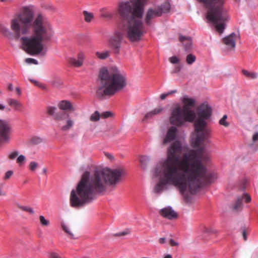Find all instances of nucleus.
Listing matches in <instances>:
<instances>
[{"label": "nucleus", "instance_id": "obj_51", "mask_svg": "<svg viewBox=\"0 0 258 258\" xmlns=\"http://www.w3.org/2000/svg\"><path fill=\"white\" fill-rule=\"evenodd\" d=\"M13 172L12 170H9L6 172L5 177H10L13 175Z\"/></svg>", "mask_w": 258, "mask_h": 258}, {"label": "nucleus", "instance_id": "obj_29", "mask_svg": "<svg viewBox=\"0 0 258 258\" xmlns=\"http://www.w3.org/2000/svg\"><path fill=\"white\" fill-rule=\"evenodd\" d=\"M109 51H105L102 52L97 51L96 55L97 57L100 59H105L109 56Z\"/></svg>", "mask_w": 258, "mask_h": 258}, {"label": "nucleus", "instance_id": "obj_21", "mask_svg": "<svg viewBox=\"0 0 258 258\" xmlns=\"http://www.w3.org/2000/svg\"><path fill=\"white\" fill-rule=\"evenodd\" d=\"M84 59L85 54L81 51L78 54L77 59L75 57H71L69 59V62L76 67H80L83 65Z\"/></svg>", "mask_w": 258, "mask_h": 258}, {"label": "nucleus", "instance_id": "obj_59", "mask_svg": "<svg viewBox=\"0 0 258 258\" xmlns=\"http://www.w3.org/2000/svg\"><path fill=\"white\" fill-rule=\"evenodd\" d=\"M42 173L43 174V175L44 176H47L48 175L47 174V169L46 168H44L42 170Z\"/></svg>", "mask_w": 258, "mask_h": 258}, {"label": "nucleus", "instance_id": "obj_56", "mask_svg": "<svg viewBox=\"0 0 258 258\" xmlns=\"http://www.w3.org/2000/svg\"><path fill=\"white\" fill-rule=\"evenodd\" d=\"M159 242L161 244H164L166 242V239L164 237L160 238L159 240Z\"/></svg>", "mask_w": 258, "mask_h": 258}, {"label": "nucleus", "instance_id": "obj_63", "mask_svg": "<svg viewBox=\"0 0 258 258\" xmlns=\"http://www.w3.org/2000/svg\"><path fill=\"white\" fill-rule=\"evenodd\" d=\"M5 105L2 103H0V110H3L5 109Z\"/></svg>", "mask_w": 258, "mask_h": 258}, {"label": "nucleus", "instance_id": "obj_9", "mask_svg": "<svg viewBox=\"0 0 258 258\" xmlns=\"http://www.w3.org/2000/svg\"><path fill=\"white\" fill-rule=\"evenodd\" d=\"M93 172L94 177H121L127 175V170L122 166L111 169L108 167L100 168L95 165Z\"/></svg>", "mask_w": 258, "mask_h": 258}, {"label": "nucleus", "instance_id": "obj_41", "mask_svg": "<svg viewBox=\"0 0 258 258\" xmlns=\"http://www.w3.org/2000/svg\"><path fill=\"white\" fill-rule=\"evenodd\" d=\"M227 118V115H224L223 117L220 119L219 123L224 126H228L229 125V123L226 121V119Z\"/></svg>", "mask_w": 258, "mask_h": 258}, {"label": "nucleus", "instance_id": "obj_52", "mask_svg": "<svg viewBox=\"0 0 258 258\" xmlns=\"http://www.w3.org/2000/svg\"><path fill=\"white\" fill-rule=\"evenodd\" d=\"M258 140V132L255 133L252 136V141L254 142Z\"/></svg>", "mask_w": 258, "mask_h": 258}, {"label": "nucleus", "instance_id": "obj_47", "mask_svg": "<svg viewBox=\"0 0 258 258\" xmlns=\"http://www.w3.org/2000/svg\"><path fill=\"white\" fill-rule=\"evenodd\" d=\"M37 166V163L35 161H31L29 164V168L31 170L34 171Z\"/></svg>", "mask_w": 258, "mask_h": 258}, {"label": "nucleus", "instance_id": "obj_35", "mask_svg": "<svg viewBox=\"0 0 258 258\" xmlns=\"http://www.w3.org/2000/svg\"><path fill=\"white\" fill-rule=\"evenodd\" d=\"M243 74L246 77L251 78L252 79H255L257 77V74L255 73H250L248 71L246 70H243L242 71Z\"/></svg>", "mask_w": 258, "mask_h": 258}, {"label": "nucleus", "instance_id": "obj_58", "mask_svg": "<svg viewBox=\"0 0 258 258\" xmlns=\"http://www.w3.org/2000/svg\"><path fill=\"white\" fill-rule=\"evenodd\" d=\"M8 88L9 90H11V91L13 90L14 89L13 84L12 83H10L8 85Z\"/></svg>", "mask_w": 258, "mask_h": 258}, {"label": "nucleus", "instance_id": "obj_45", "mask_svg": "<svg viewBox=\"0 0 258 258\" xmlns=\"http://www.w3.org/2000/svg\"><path fill=\"white\" fill-rule=\"evenodd\" d=\"M170 62L172 64H176L179 62L178 58L176 56H173L169 58Z\"/></svg>", "mask_w": 258, "mask_h": 258}, {"label": "nucleus", "instance_id": "obj_48", "mask_svg": "<svg viewBox=\"0 0 258 258\" xmlns=\"http://www.w3.org/2000/svg\"><path fill=\"white\" fill-rule=\"evenodd\" d=\"M129 233H130V231H129V230L127 229V230H125L124 231L115 233L114 234V236H124V235H127V234H128Z\"/></svg>", "mask_w": 258, "mask_h": 258}, {"label": "nucleus", "instance_id": "obj_49", "mask_svg": "<svg viewBox=\"0 0 258 258\" xmlns=\"http://www.w3.org/2000/svg\"><path fill=\"white\" fill-rule=\"evenodd\" d=\"M41 141H42V139L39 137H34V138H33V139L32 140L33 143H34L35 144H37L40 143L41 142Z\"/></svg>", "mask_w": 258, "mask_h": 258}, {"label": "nucleus", "instance_id": "obj_62", "mask_svg": "<svg viewBox=\"0 0 258 258\" xmlns=\"http://www.w3.org/2000/svg\"><path fill=\"white\" fill-rule=\"evenodd\" d=\"M176 92H177V90L176 89H175V90H171L170 92H168V95H170V94H171L172 93H175Z\"/></svg>", "mask_w": 258, "mask_h": 258}, {"label": "nucleus", "instance_id": "obj_12", "mask_svg": "<svg viewBox=\"0 0 258 258\" xmlns=\"http://www.w3.org/2000/svg\"><path fill=\"white\" fill-rule=\"evenodd\" d=\"M181 101L183 103L182 108L184 109V112H187L189 114H186L187 117H191V116L196 119V114L194 110L190 109L195 105V100L192 98L188 97V96H183L181 98Z\"/></svg>", "mask_w": 258, "mask_h": 258}, {"label": "nucleus", "instance_id": "obj_2", "mask_svg": "<svg viewBox=\"0 0 258 258\" xmlns=\"http://www.w3.org/2000/svg\"><path fill=\"white\" fill-rule=\"evenodd\" d=\"M121 178H81L76 189H72L70 196L71 205L79 208L91 202L108 188H114Z\"/></svg>", "mask_w": 258, "mask_h": 258}, {"label": "nucleus", "instance_id": "obj_15", "mask_svg": "<svg viewBox=\"0 0 258 258\" xmlns=\"http://www.w3.org/2000/svg\"><path fill=\"white\" fill-rule=\"evenodd\" d=\"M57 108L54 106H49L47 108V113L53 117L55 120H61L69 117V114L64 111H57Z\"/></svg>", "mask_w": 258, "mask_h": 258}, {"label": "nucleus", "instance_id": "obj_5", "mask_svg": "<svg viewBox=\"0 0 258 258\" xmlns=\"http://www.w3.org/2000/svg\"><path fill=\"white\" fill-rule=\"evenodd\" d=\"M182 146L179 141H175L168 150L167 157L159 161L152 169V173L159 177H186L185 175L178 176L179 165L182 163L179 153Z\"/></svg>", "mask_w": 258, "mask_h": 258}, {"label": "nucleus", "instance_id": "obj_19", "mask_svg": "<svg viewBox=\"0 0 258 258\" xmlns=\"http://www.w3.org/2000/svg\"><path fill=\"white\" fill-rule=\"evenodd\" d=\"M159 212L163 217L170 220L175 219L177 217V213L170 206L161 209Z\"/></svg>", "mask_w": 258, "mask_h": 258}, {"label": "nucleus", "instance_id": "obj_20", "mask_svg": "<svg viewBox=\"0 0 258 258\" xmlns=\"http://www.w3.org/2000/svg\"><path fill=\"white\" fill-rule=\"evenodd\" d=\"M95 165L90 163L82 165L80 168V171L83 172L81 177H91V173L93 172Z\"/></svg>", "mask_w": 258, "mask_h": 258}, {"label": "nucleus", "instance_id": "obj_16", "mask_svg": "<svg viewBox=\"0 0 258 258\" xmlns=\"http://www.w3.org/2000/svg\"><path fill=\"white\" fill-rule=\"evenodd\" d=\"M245 199V202L248 203L251 201V198L247 193H244L241 197H238L236 203L232 206V209L233 211L238 212L241 210L243 207V200Z\"/></svg>", "mask_w": 258, "mask_h": 258}, {"label": "nucleus", "instance_id": "obj_25", "mask_svg": "<svg viewBox=\"0 0 258 258\" xmlns=\"http://www.w3.org/2000/svg\"><path fill=\"white\" fill-rule=\"evenodd\" d=\"M100 16L102 18L111 19L113 18L114 14L112 12L109 11L108 8L104 7L100 9Z\"/></svg>", "mask_w": 258, "mask_h": 258}, {"label": "nucleus", "instance_id": "obj_43", "mask_svg": "<svg viewBox=\"0 0 258 258\" xmlns=\"http://www.w3.org/2000/svg\"><path fill=\"white\" fill-rule=\"evenodd\" d=\"M25 62L29 64H34L35 65L38 64V61L35 58H27L25 59Z\"/></svg>", "mask_w": 258, "mask_h": 258}, {"label": "nucleus", "instance_id": "obj_44", "mask_svg": "<svg viewBox=\"0 0 258 258\" xmlns=\"http://www.w3.org/2000/svg\"><path fill=\"white\" fill-rule=\"evenodd\" d=\"M25 160V157L23 155H20L18 156L17 158V163L19 165H22L23 164V162Z\"/></svg>", "mask_w": 258, "mask_h": 258}, {"label": "nucleus", "instance_id": "obj_32", "mask_svg": "<svg viewBox=\"0 0 258 258\" xmlns=\"http://www.w3.org/2000/svg\"><path fill=\"white\" fill-rule=\"evenodd\" d=\"M74 122L73 121L70 119H69L67 120V124L62 126L61 129L62 131H68L71 127L73 126Z\"/></svg>", "mask_w": 258, "mask_h": 258}, {"label": "nucleus", "instance_id": "obj_24", "mask_svg": "<svg viewBox=\"0 0 258 258\" xmlns=\"http://www.w3.org/2000/svg\"><path fill=\"white\" fill-rule=\"evenodd\" d=\"M151 160V157L147 155H142L140 156L139 162L141 164V166L143 170H145L147 168L148 164L149 163Z\"/></svg>", "mask_w": 258, "mask_h": 258}, {"label": "nucleus", "instance_id": "obj_23", "mask_svg": "<svg viewBox=\"0 0 258 258\" xmlns=\"http://www.w3.org/2000/svg\"><path fill=\"white\" fill-rule=\"evenodd\" d=\"M236 35L235 33L232 32L228 36L223 38V42L229 48L235 47V41L234 38Z\"/></svg>", "mask_w": 258, "mask_h": 258}, {"label": "nucleus", "instance_id": "obj_64", "mask_svg": "<svg viewBox=\"0 0 258 258\" xmlns=\"http://www.w3.org/2000/svg\"><path fill=\"white\" fill-rule=\"evenodd\" d=\"M6 195V193L4 191H3L1 189V188H0V196H5Z\"/></svg>", "mask_w": 258, "mask_h": 258}, {"label": "nucleus", "instance_id": "obj_6", "mask_svg": "<svg viewBox=\"0 0 258 258\" xmlns=\"http://www.w3.org/2000/svg\"><path fill=\"white\" fill-rule=\"evenodd\" d=\"M204 3L208 8L206 15L207 23L212 24L216 30L222 34L225 29V21L229 19L226 10L221 6L224 0H197Z\"/></svg>", "mask_w": 258, "mask_h": 258}, {"label": "nucleus", "instance_id": "obj_11", "mask_svg": "<svg viewBox=\"0 0 258 258\" xmlns=\"http://www.w3.org/2000/svg\"><path fill=\"white\" fill-rule=\"evenodd\" d=\"M11 127L8 122L4 120H0V143H8L10 141L9 133Z\"/></svg>", "mask_w": 258, "mask_h": 258}, {"label": "nucleus", "instance_id": "obj_60", "mask_svg": "<svg viewBox=\"0 0 258 258\" xmlns=\"http://www.w3.org/2000/svg\"><path fill=\"white\" fill-rule=\"evenodd\" d=\"M16 91L19 95H20L21 94V91L19 87H17L16 88Z\"/></svg>", "mask_w": 258, "mask_h": 258}, {"label": "nucleus", "instance_id": "obj_4", "mask_svg": "<svg viewBox=\"0 0 258 258\" xmlns=\"http://www.w3.org/2000/svg\"><path fill=\"white\" fill-rule=\"evenodd\" d=\"M112 70V72L107 68L103 67L100 70V85L96 90V95L101 99L106 96H112L126 85L125 74L116 67H113Z\"/></svg>", "mask_w": 258, "mask_h": 258}, {"label": "nucleus", "instance_id": "obj_34", "mask_svg": "<svg viewBox=\"0 0 258 258\" xmlns=\"http://www.w3.org/2000/svg\"><path fill=\"white\" fill-rule=\"evenodd\" d=\"M101 115L100 114L99 111H95L94 113H93L90 116V120L92 121H97L100 119V117Z\"/></svg>", "mask_w": 258, "mask_h": 258}, {"label": "nucleus", "instance_id": "obj_38", "mask_svg": "<svg viewBox=\"0 0 258 258\" xmlns=\"http://www.w3.org/2000/svg\"><path fill=\"white\" fill-rule=\"evenodd\" d=\"M19 152L17 150H14L11 152H10L8 154V157L11 160L15 159L18 156Z\"/></svg>", "mask_w": 258, "mask_h": 258}, {"label": "nucleus", "instance_id": "obj_18", "mask_svg": "<svg viewBox=\"0 0 258 258\" xmlns=\"http://www.w3.org/2000/svg\"><path fill=\"white\" fill-rule=\"evenodd\" d=\"M178 130L176 127L171 126L167 131L166 136L163 140L164 144L169 143L174 140L177 136Z\"/></svg>", "mask_w": 258, "mask_h": 258}, {"label": "nucleus", "instance_id": "obj_42", "mask_svg": "<svg viewBox=\"0 0 258 258\" xmlns=\"http://www.w3.org/2000/svg\"><path fill=\"white\" fill-rule=\"evenodd\" d=\"M39 219L41 225L43 226H48L49 225V221L46 220L43 216L40 215L39 216Z\"/></svg>", "mask_w": 258, "mask_h": 258}, {"label": "nucleus", "instance_id": "obj_50", "mask_svg": "<svg viewBox=\"0 0 258 258\" xmlns=\"http://www.w3.org/2000/svg\"><path fill=\"white\" fill-rule=\"evenodd\" d=\"M50 258H61L57 253L55 252H52L50 254Z\"/></svg>", "mask_w": 258, "mask_h": 258}, {"label": "nucleus", "instance_id": "obj_40", "mask_svg": "<svg viewBox=\"0 0 258 258\" xmlns=\"http://www.w3.org/2000/svg\"><path fill=\"white\" fill-rule=\"evenodd\" d=\"M247 178L243 179L240 183V185H238V188L241 190H243L245 189L246 184L247 182Z\"/></svg>", "mask_w": 258, "mask_h": 258}, {"label": "nucleus", "instance_id": "obj_54", "mask_svg": "<svg viewBox=\"0 0 258 258\" xmlns=\"http://www.w3.org/2000/svg\"><path fill=\"white\" fill-rule=\"evenodd\" d=\"M168 95H168V92H167V93H163V94H161V95H160V99H161V100H164V99H165V98H166L167 96H168Z\"/></svg>", "mask_w": 258, "mask_h": 258}, {"label": "nucleus", "instance_id": "obj_1", "mask_svg": "<svg viewBox=\"0 0 258 258\" xmlns=\"http://www.w3.org/2000/svg\"><path fill=\"white\" fill-rule=\"evenodd\" d=\"M34 10L28 7L24 12L11 21V30L0 26V32L10 40L22 41L23 49L31 55L44 56L47 51L42 41H49L52 36L51 32L44 26L45 17L41 14L35 19Z\"/></svg>", "mask_w": 258, "mask_h": 258}, {"label": "nucleus", "instance_id": "obj_17", "mask_svg": "<svg viewBox=\"0 0 258 258\" xmlns=\"http://www.w3.org/2000/svg\"><path fill=\"white\" fill-rule=\"evenodd\" d=\"M160 16H161L160 12H158L156 9L149 8L145 15V23L147 25H150L152 19Z\"/></svg>", "mask_w": 258, "mask_h": 258}, {"label": "nucleus", "instance_id": "obj_7", "mask_svg": "<svg viewBox=\"0 0 258 258\" xmlns=\"http://www.w3.org/2000/svg\"><path fill=\"white\" fill-rule=\"evenodd\" d=\"M194 150L185 153L182 159V164L188 169L189 174L186 177H201L207 172V168L200 160L201 154L204 153L205 147L201 145L192 144Z\"/></svg>", "mask_w": 258, "mask_h": 258}, {"label": "nucleus", "instance_id": "obj_13", "mask_svg": "<svg viewBox=\"0 0 258 258\" xmlns=\"http://www.w3.org/2000/svg\"><path fill=\"white\" fill-rule=\"evenodd\" d=\"M212 111V108L209 105L205 103H202L198 107V114L199 116L198 119H204L206 121L210 118Z\"/></svg>", "mask_w": 258, "mask_h": 258}, {"label": "nucleus", "instance_id": "obj_14", "mask_svg": "<svg viewBox=\"0 0 258 258\" xmlns=\"http://www.w3.org/2000/svg\"><path fill=\"white\" fill-rule=\"evenodd\" d=\"M122 39L123 34L119 32H116L110 39L111 46L116 53L119 52Z\"/></svg>", "mask_w": 258, "mask_h": 258}, {"label": "nucleus", "instance_id": "obj_46", "mask_svg": "<svg viewBox=\"0 0 258 258\" xmlns=\"http://www.w3.org/2000/svg\"><path fill=\"white\" fill-rule=\"evenodd\" d=\"M112 115V113L110 111H105L102 113V114H101V116L105 118L110 117Z\"/></svg>", "mask_w": 258, "mask_h": 258}, {"label": "nucleus", "instance_id": "obj_8", "mask_svg": "<svg viewBox=\"0 0 258 258\" xmlns=\"http://www.w3.org/2000/svg\"><path fill=\"white\" fill-rule=\"evenodd\" d=\"M207 121L202 119H197L195 123L196 134L191 139V143L197 146L201 145L204 140L210 138V131L206 128Z\"/></svg>", "mask_w": 258, "mask_h": 258}, {"label": "nucleus", "instance_id": "obj_61", "mask_svg": "<svg viewBox=\"0 0 258 258\" xmlns=\"http://www.w3.org/2000/svg\"><path fill=\"white\" fill-rule=\"evenodd\" d=\"M163 258H173L172 255L170 254H166L164 255Z\"/></svg>", "mask_w": 258, "mask_h": 258}, {"label": "nucleus", "instance_id": "obj_26", "mask_svg": "<svg viewBox=\"0 0 258 258\" xmlns=\"http://www.w3.org/2000/svg\"><path fill=\"white\" fill-rule=\"evenodd\" d=\"M163 110L162 107H159L158 108H155L153 110L149 111L147 112L145 115V117L144 118V120L145 119H149L153 117L155 115L159 114Z\"/></svg>", "mask_w": 258, "mask_h": 258}, {"label": "nucleus", "instance_id": "obj_10", "mask_svg": "<svg viewBox=\"0 0 258 258\" xmlns=\"http://www.w3.org/2000/svg\"><path fill=\"white\" fill-rule=\"evenodd\" d=\"M186 114H189L187 112H184V109L179 106H176L171 108V114L169 118L171 124L177 126H181L186 121L193 122L195 118L191 117H187Z\"/></svg>", "mask_w": 258, "mask_h": 258}, {"label": "nucleus", "instance_id": "obj_57", "mask_svg": "<svg viewBox=\"0 0 258 258\" xmlns=\"http://www.w3.org/2000/svg\"><path fill=\"white\" fill-rule=\"evenodd\" d=\"M105 155L106 157H107L110 160H112L113 159V156L112 155H111L110 153H106Z\"/></svg>", "mask_w": 258, "mask_h": 258}, {"label": "nucleus", "instance_id": "obj_31", "mask_svg": "<svg viewBox=\"0 0 258 258\" xmlns=\"http://www.w3.org/2000/svg\"><path fill=\"white\" fill-rule=\"evenodd\" d=\"M83 14L85 17V20L87 22H90L91 21L93 18V14L92 13L88 12L87 11H84Z\"/></svg>", "mask_w": 258, "mask_h": 258}, {"label": "nucleus", "instance_id": "obj_22", "mask_svg": "<svg viewBox=\"0 0 258 258\" xmlns=\"http://www.w3.org/2000/svg\"><path fill=\"white\" fill-rule=\"evenodd\" d=\"M179 40L182 42L184 47V50L186 51L190 50L192 46V39L190 37H186L182 35H180L179 36Z\"/></svg>", "mask_w": 258, "mask_h": 258}, {"label": "nucleus", "instance_id": "obj_28", "mask_svg": "<svg viewBox=\"0 0 258 258\" xmlns=\"http://www.w3.org/2000/svg\"><path fill=\"white\" fill-rule=\"evenodd\" d=\"M58 107L59 109L62 110L72 109L73 107L71 103L67 100H62L60 101L58 104Z\"/></svg>", "mask_w": 258, "mask_h": 258}, {"label": "nucleus", "instance_id": "obj_55", "mask_svg": "<svg viewBox=\"0 0 258 258\" xmlns=\"http://www.w3.org/2000/svg\"><path fill=\"white\" fill-rule=\"evenodd\" d=\"M242 235H243V237L244 240H247V235H246V231H245V229H243V230H242Z\"/></svg>", "mask_w": 258, "mask_h": 258}, {"label": "nucleus", "instance_id": "obj_36", "mask_svg": "<svg viewBox=\"0 0 258 258\" xmlns=\"http://www.w3.org/2000/svg\"><path fill=\"white\" fill-rule=\"evenodd\" d=\"M61 227L63 229V230L66 232L70 236V237L72 238V239H75V237L74 236V235L73 234V233L70 231L69 228L64 223L62 224L61 225Z\"/></svg>", "mask_w": 258, "mask_h": 258}, {"label": "nucleus", "instance_id": "obj_30", "mask_svg": "<svg viewBox=\"0 0 258 258\" xmlns=\"http://www.w3.org/2000/svg\"><path fill=\"white\" fill-rule=\"evenodd\" d=\"M8 102L10 105L15 107L16 110H18V107L21 105L18 101L12 98L9 99Z\"/></svg>", "mask_w": 258, "mask_h": 258}, {"label": "nucleus", "instance_id": "obj_27", "mask_svg": "<svg viewBox=\"0 0 258 258\" xmlns=\"http://www.w3.org/2000/svg\"><path fill=\"white\" fill-rule=\"evenodd\" d=\"M156 9L158 12H160L161 16L163 13H167L169 11L170 5L168 2H165L159 6Z\"/></svg>", "mask_w": 258, "mask_h": 258}, {"label": "nucleus", "instance_id": "obj_3", "mask_svg": "<svg viewBox=\"0 0 258 258\" xmlns=\"http://www.w3.org/2000/svg\"><path fill=\"white\" fill-rule=\"evenodd\" d=\"M214 178H158L153 186V192L161 194L163 191L174 187L182 196L184 200L190 202L192 196L201 192L210 184Z\"/></svg>", "mask_w": 258, "mask_h": 258}, {"label": "nucleus", "instance_id": "obj_37", "mask_svg": "<svg viewBox=\"0 0 258 258\" xmlns=\"http://www.w3.org/2000/svg\"><path fill=\"white\" fill-rule=\"evenodd\" d=\"M200 160L202 161V163H208L210 161V157L207 153H203L201 154V156L200 157Z\"/></svg>", "mask_w": 258, "mask_h": 258}, {"label": "nucleus", "instance_id": "obj_53", "mask_svg": "<svg viewBox=\"0 0 258 258\" xmlns=\"http://www.w3.org/2000/svg\"><path fill=\"white\" fill-rule=\"evenodd\" d=\"M169 242H170V244H171V245H172V246H176V245H178V243L177 242L175 241L172 239H170Z\"/></svg>", "mask_w": 258, "mask_h": 258}, {"label": "nucleus", "instance_id": "obj_39", "mask_svg": "<svg viewBox=\"0 0 258 258\" xmlns=\"http://www.w3.org/2000/svg\"><path fill=\"white\" fill-rule=\"evenodd\" d=\"M19 207L22 210L27 212L31 214H33L34 213V211L30 207L24 206H19Z\"/></svg>", "mask_w": 258, "mask_h": 258}, {"label": "nucleus", "instance_id": "obj_33", "mask_svg": "<svg viewBox=\"0 0 258 258\" xmlns=\"http://www.w3.org/2000/svg\"><path fill=\"white\" fill-rule=\"evenodd\" d=\"M196 59V56L190 53L187 55L186 61L188 64H191L195 61Z\"/></svg>", "mask_w": 258, "mask_h": 258}]
</instances>
